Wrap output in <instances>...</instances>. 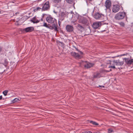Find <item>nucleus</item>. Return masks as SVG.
I'll return each mask as SVG.
<instances>
[{"mask_svg": "<svg viewBox=\"0 0 133 133\" xmlns=\"http://www.w3.org/2000/svg\"><path fill=\"white\" fill-rule=\"evenodd\" d=\"M75 49H76V50L77 51H79V50L77 48H75Z\"/></svg>", "mask_w": 133, "mask_h": 133, "instance_id": "nucleus-41", "label": "nucleus"}, {"mask_svg": "<svg viewBox=\"0 0 133 133\" xmlns=\"http://www.w3.org/2000/svg\"><path fill=\"white\" fill-rule=\"evenodd\" d=\"M111 71V69H110L109 71L104 70V71H106V72H109L110 71Z\"/></svg>", "mask_w": 133, "mask_h": 133, "instance_id": "nucleus-34", "label": "nucleus"}, {"mask_svg": "<svg viewBox=\"0 0 133 133\" xmlns=\"http://www.w3.org/2000/svg\"><path fill=\"white\" fill-rule=\"evenodd\" d=\"M8 92V91L7 90H5L3 92V94L4 96H6L7 95Z\"/></svg>", "mask_w": 133, "mask_h": 133, "instance_id": "nucleus-29", "label": "nucleus"}, {"mask_svg": "<svg viewBox=\"0 0 133 133\" xmlns=\"http://www.w3.org/2000/svg\"><path fill=\"white\" fill-rule=\"evenodd\" d=\"M75 49H76V50L77 51H79V50L77 48H75Z\"/></svg>", "mask_w": 133, "mask_h": 133, "instance_id": "nucleus-40", "label": "nucleus"}, {"mask_svg": "<svg viewBox=\"0 0 133 133\" xmlns=\"http://www.w3.org/2000/svg\"><path fill=\"white\" fill-rule=\"evenodd\" d=\"M1 11L0 10V14L1 13Z\"/></svg>", "mask_w": 133, "mask_h": 133, "instance_id": "nucleus-44", "label": "nucleus"}, {"mask_svg": "<svg viewBox=\"0 0 133 133\" xmlns=\"http://www.w3.org/2000/svg\"><path fill=\"white\" fill-rule=\"evenodd\" d=\"M83 63V64H84V67L86 68H90L91 67L93 66L94 64L92 63L87 62L86 61H82L81 63V64Z\"/></svg>", "mask_w": 133, "mask_h": 133, "instance_id": "nucleus-4", "label": "nucleus"}, {"mask_svg": "<svg viewBox=\"0 0 133 133\" xmlns=\"http://www.w3.org/2000/svg\"><path fill=\"white\" fill-rule=\"evenodd\" d=\"M53 29L55 30V31H58L57 28V26H56L55 24H54Z\"/></svg>", "mask_w": 133, "mask_h": 133, "instance_id": "nucleus-26", "label": "nucleus"}, {"mask_svg": "<svg viewBox=\"0 0 133 133\" xmlns=\"http://www.w3.org/2000/svg\"><path fill=\"white\" fill-rule=\"evenodd\" d=\"M46 19L47 21L50 23H54L55 20V18L51 17V16H48L46 17Z\"/></svg>", "mask_w": 133, "mask_h": 133, "instance_id": "nucleus-5", "label": "nucleus"}, {"mask_svg": "<svg viewBox=\"0 0 133 133\" xmlns=\"http://www.w3.org/2000/svg\"><path fill=\"white\" fill-rule=\"evenodd\" d=\"M61 0H53V2L54 3L57 4L59 2H60Z\"/></svg>", "mask_w": 133, "mask_h": 133, "instance_id": "nucleus-21", "label": "nucleus"}, {"mask_svg": "<svg viewBox=\"0 0 133 133\" xmlns=\"http://www.w3.org/2000/svg\"><path fill=\"white\" fill-rule=\"evenodd\" d=\"M76 28L78 30L82 32L84 30V28L82 26L78 24L76 26Z\"/></svg>", "mask_w": 133, "mask_h": 133, "instance_id": "nucleus-17", "label": "nucleus"}, {"mask_svg": "<svg viewBox=\"0 0 133 133\" xmlns=\"http://www.w3.org/2000/svg\"><path fill=\"white\" fill-rule=\"evenodd\" d=\"M2 96H0V100L2 99Z\"/></svg>", "mask_w": 133, "mask_h": 133, "instance_id": "nucleus-37", "label": "nucleus"}, {"mask_svg": "<svg viewBox=\"0 0 133 133\" xmlns=\"http://www.w3.org/2000/svg\"><path fill=\"white\" fill-rule=\"evenodd\" d=\"M79 52H80V54H83V52H82L80 51H79Z\"/></svg>", "mask_w": 133, "mask_h": 133, "instance_id": "nucleus-36", "label": "nucleus"}, {"mask_svg": "<svg viewBox=\"0 0 133 133\" xmlns=\"http://www.w3.org/2000/svg\"><path fill=\"white\" fill-rule=\"evenodd\" d=\"M19 101V100L18 98H16L12 101V102L13 103H14L16 102H18Z\"/></svg>", "mask_w": 133, "mask_h": 133, "instance_id": "nucleus-24", "label": "nucleus"}, {"mask_svg": "<svg viewBox=\"0 0 133 133\" xmlns=\"http://www.w3.org/2000/svg\"><path fill=\"white\" fill-rule=\"evenodd\" d=\"M66 2L69 4H72L74 2V0H65Z\"/></svg>", "mask_w": 133, "mask_h": 133, "instance_id": "nucleus-23", "label": "nucleus"}, {"mask_svg": "<svg viewBox=\"0 0 133 133\" xmlns=\"http://www.w3.org/2000/svg\"><path fill=\"white\" fill-rule=\"evenodd\" d=\"M101 77L100 74L99 73H95L93 75V78H98Z\"/></svg>", "mask_w": 133, "mask_h": 133, "instance_id": "nucleus-18", "label": "nucleus"}, {"mask_svg": "<svg viewBox=\"0 0 133 133\" xmlns=\"http://www.w3.org/2000/svg\"><path fill=\"white\" fill-rule=\"evenodd\" d=\"M23 30L26 32H31L34 30V28L32 27H29L24 29Z\"/></svg>", "mask_w": 133, "mask_h": 133, "instance_id": "nucleus-15", "label": "nucleus"}, {"mask_svg": "<svg viewBox=\"0 0 133 133\" xmlns=\"http://www.w3.org/2000/svg\"><path fill=\"white\" fill-rule=\"evenodd\" d=\"M111 5V1L109 0H107L105 2V6L107 9H109Z\"/></svg>", "mask_w": 133, "mask_h": 133, "instance_id": "nucleus-14", "label": "nucleus"}, {"mask_svg": "<svg viewBox=\"0 0 133 133\" xmlns=\"http://www.w3.org/2000/svg\"><path fill=\"white\" fill-rule=\"evenodd\" d=\"M109 63H108V64L109 63L110 64V65L109 66H108L109 68H111L113 69H115V65L113 64V65H111V64L112 63V62H111L110 61H109Z\"/></svg>", "mask_w": 133, "mask_h": 133, "instance_id": "nucleus-19", "label": "nucleus"}, {"mask_svg": "<svg viewBox=\"0 0 133 133\" xmlns=\"http://www.w3.org/2000/svg\"><path fill=\"white\" fill-rule=\"evenodd\" d=\"M75 49H76V50L77 51H79V50L77 48H75Z\"/></svg>", "mask_w": 133, "mask_h": 133, "instance_id": "nucleus-39", "label": "nucleus"}, {"mask_svg": "<svg viewBox=\"0 0 133 133\" xmlns=\"http://www.w3.org/2000/svg\"><path fill=\"white\" fill-rule=\"evenodd\" d=\"M113 130L111 129L110 128L108 129V132L109 133H111L112 132Z\"/></svg>", "mask_w": 133, "mask_h": 133, "instance_id": "nucleus-32", "label": "nucleus"}, {"mask_svg": "<svg viewBox=\"0 0 133 133\" xmlns=\"http://www.w3.org/2000/svg\"><path fill=\"white\" fill-rule=\"evenodd\" d=\"M65 28L66 31L68 32H72L74 31V28L73 26L70 25H66Z\"/></svg>", "mask_w": 133, "mask_h": 133, "instance_id": "nucleus-9", "label": "nucleus"}, {"mask_svg": "<svg viewBox=\"0 0 133 133\" xmlns=\"http://www.w3.org/2000/svg\"><path fill=\"white\" fill-rule=\"evenodd\" d=\"M90 122L95 125H98V123L95 121H91Z\"/></svg>", "mask_w": 133, "mask_h": 133, "instance_id": "nucleus-22", "label": "nucleus"}, {"mask_svg": "<svg viewBox=\"0 0 133 133\" xmlns=\"http://www.w3.org/2000/svg\"><path fill=\"white\" fill-rule=\"evenodd\" d=\"M82 133H92V132L91 131H85L84 132H82Z\"/></svg>", "mask_w": 133, "mask_h": 133, "instance_id": "nucleus-33", "label": "nucleus"}, {"mask_svg": "<svg viewBox=\"0 0 133 133\" xmlns=\"http://www.w3.org/2000/svg\"><path fill=\"white\" fill-rule=\"evenodd\" d=\"M125 62L128 65H130L133 62V59H129L128 58H124Z\"/></svg>", "mask_w": 133, "mask_h": 133, "instance_id": "nucleus-13", "label": "nucleus"}, {"mask_svg": "<svg viewBox=\"0 0 133 133\" xmlns=\"http://www.w3.org/2000/svg\"><path fill=\"white\" fill-rule=\"evenodd\" d=\"M72 23L74 25H75L76 24V23L75 22H72Z\"/></svg>", "mask_w": 133, "mask_h": 133, "instance_id": "nucleus-35", "label": "nucleus"}, {"mask_svg": "<svg viewBox=\"0 0 133 133\" xmlns=\"http://www.w3.org/2000/svg\"><path fill=\"white\" fill-rule=\"evenodd\" d=\"M3 71H5V69H3Z\"/></svg>", "mask_w": 133, "mask_h": 133, "instance_id": "nucleus-43", "label": "nucleus"}, {"mask_svg": "<svg viewBox=\"0 0 133 133\" xmlns=\"http://www.w3.org/2000/svg\"><path fill=\"white\" fill-rule=\"evenodd\" d=\"M99 86L100 87H104V86Z\"/></svg>", "mask_w": 133, "mask_h": 133, "instance_id": "nucleus-42", "label": "nucleus"}, {"mask_svg": "<svg viewBox=\"0 0 133 133\" xmlns=\"http://www.w3.org/2000/svg\"><path fill=\"white\" fill-rule=\"evenodd\" d=\"M2 50V48L0 46V52Z\"/></svg>", "mask_w": 133, "mask_h": 133, "instance_id": "nucleus-38", "label": "nucleus"}, {"mask_svg": "<svg viewBox=\"0 0 133 133\" xmlns=\"http://www.w3.org/2000/svg\"><path fill=\"white\" fill-rule=\"evenodd\" d=\"M43 17L40 20H38L36 16L33 17L32 19H31L30 21L34 23H37L41 21H42L43 20Z\"/></svg>", "mask_w": 133, "mask_h": 133, "instance_id": "nucleus-8", "label": "nucleus"}, {"mask_svg": "<svg viewBox=\"0 0 133 133\" xmlns=\"http://www.w3.org/2000/svg\"><path fill=\"white\" fill-rule=\"evenodd\" d=\"M1 63L4 65V67L5 68L8 64V62L7 59L5 58L3 59Z\"/></svg>", "mask_w": 133, "mask_h": 133, "instance_id": "nucleus-16", "label": "nucleus"}, {"mask_svg": "<svg viewBox=\"0 0 133 133\" xmlns=\"http://www.w3.org/2000/svg\"><path fill=\"white\" fill-rule=\"evenodd\" d=\"M53 26L54 24H52V25H50L49 24V26H48L47 28H49L50 29L52 30L53 29Z\"/></svg>", "mask_w": 133, "mask_h": 133, "instance_id": "nucleus-25", "label": "nucleus"}, {"mask_svg": "<svg viewBox=\"0 0 133 133\" xmlns=\"http://www.w3.org/2000/svg\"><path fill=\"white\" fill-rule=\"evenodd\" d=\"M49 1H47L44 4L42 8L43 10H46L49 9L50 5H49Z\"/></svg>", "mask_w": 133, "mask_h": 133, "instance_id": "nucleus-7", "label": "nucleus"}, {"mask_svg": "<svg viewBox=\"0 0 133 133\" xmlns=\"http://www.w3.org/2000/svg\"><path fill=\"white\" fill-rule=\"evenodd\" d=\"M101 23L100 22H96L93 23L92 27L94 29H97L101 26Z\"/></svg>", "mask_w": 133, "mask_h": 133, "instance_id": "nucleus-11", "label": "nucleus"}, {"mask_svg": "<svg viewBox=\"0 0 133 133\" xmlns=\"http://www.w3.org/2000/svg\"><path fill=\"white\" fill-rule=\"evenodd\" d=\"M49 24H47L46 23H45V22H44L43 24V25H42V26H45L47 28H48V26H49Z\"/></svg>", "mask_w": 133, "mask_h": 133, "instance_id": "nucleus-27", "label": "nucleus"}, {"mask_svg": "<svg viewBox=\"0 0 133 133\" xmlns=\"http://www.w3.org/2000/svg\"><path fill=\"white\" fill-rule=\"evenodd\" d=\"M113 62L114 65L119 66L122 65L124 63L123 61H121L119 59L114 60L113 61Z\"/></svg>", "mask_w": 133, "mask_h": 133, "instance_id": "nucleus-10", "label": "nucleus"}, {"mask_svg": "<svg viewBox=\"0 0 133 133\" xmlns=\"http://www.w3.org/2000/svg\"><path fill=\"white\" fill-rule=\"evenodd\" d=\"M60 13V16L62 17V18L61 19V20H63L64 17L65 16V13L64 12H61Z\"/></svg>", "mask_w": 133, "mask_h": 133, "instance_id": "nucleus-20", "label": "nucleus"}, {"mask_svg": "<svg viewBox=\"0 0 133 133\" xmlns=\"http://www.w3.org/2000/svg\"><path fill=\"white\" fill-rule=\"evenodd\" d=\"M126 13L124 12H120L116 15L115 18L116 20H120L123 19L125 17Z\"/></svg>", "mask_w": 133, "mask_h": 133, "instance_id": "nucleus-1", "label": "nucleus"}, {"mask_svg": "<svg viewBox=\"0 0 133 133\" xmlns=\"http://www.w3.org/2000/svg\"><path fill=\"white\" fill-rule=\"evenodd\" d=\"M93 0H85V1L87 5H88L89 3H90Z\"/></svg>", "mask_w": 133, "mask_h": 133, "instance_id": "nucleus-30", "label": "nucleus"}, {"mask_svg": "<svg viewBox=\"0 0 133 133\" xmlns=\"http://www.w3.org/2000/svg\"><path fill=\"white\" fill-rule=\"evenodd\" d=\"M71 55L72 56L76 59H79L82 57V56L79 55L78 53L75 52H72L71 53Z\"/></svg>", "mask_w": 133, "mask_h": 133, "instance_id": "nucleus-6", "label": "nucleus"}, {"mask_svg": "<svg viewBox=\"0 0 133 133\" xmlns=\"http://www.w3.org/2000/svg\"><path fill=\"white\" fill-rule=\"evenodd\" d=\"M40 8L37 7L36 9H35L34 10V11L35 12L37 11L38 10H40L41 9Z\"/></svg>", "mask_w": 133, "mask_h": 133, "instance_id": "nucleus-28", "label": "nucleus"}, {"mask_svg": "<svg viewBox=\"0 0 133 133\" xmlns=\"http://www.w3.org/2000/svg\"><path fill=\"white\" fill-rule=\"evenodd\" d=\"M114 4L113 5L112 11L113 12L116 13L119 11L120 9L119 4Z\"/></svg>", "mask_w": 133, "mask_h": 133, "instance_id": "nucleus-3", "label": "nucleus"}, {"mask_svg": "<svg viewBox=\"0 0 133 133\" xmlns=\"http://www.w3.org/2000/svg\"><path fill=\"white\" fill-rule=\"evenodd\" d=\"M78 22L79 23L84 24H87L88 23V21L87 19L82 16H80L78 18Z\"/></svg>", "mask_w": 133, "mask_h": 133, "instance_id": "nucleus-2", "label": "nucleus"}, {"mask_svg": "<svg viewBox=\"0 0 133 133\" xmlns=\"http://www.w3.org/2000/svg\"><path fill=\"white\" fill-rule=\"evenodd\" d=\"M104 15L100 14L99 12H97L94 14V17L96 19H98L100 18L102 16H103Z\"/></svg>", "mask_w": 133, "mask_h": 133, "instance_id": "nucleus-12", "label": "nucleus"}, {"mask_svg": "<svg viewBox=\"0 0 133 133\" xmlns=\"http://www.w3.org/2000/svg\"><path fill=\"white\" fill-rule=\"evenodd\" d=\"M119 24L122 26H124L125 25L124 23L123 22H121L119 23Z\"/></svg>", "mask_w": 133, "mask_h": 133, "instance_id": "nucleus-31", "label": "nucleus"}, {"mask_svg": "<svg viewBox=\"0 0 133 133\" xmlns=\"http://www.w3.org/2000/svg\"><path fill=\"white\" fill-rule=\"evenodd\" d=\"M58 23H59V25H60V23H59V22Z\"/></svg>", "mask_w": 133, "mask_h": 133, "instance_id": "nucleus-45", "label": "nucleus"}]
</instances>
